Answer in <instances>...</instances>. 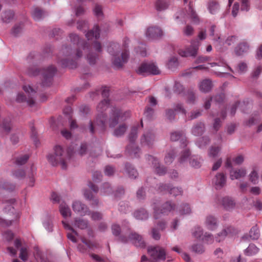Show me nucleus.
I'll use <instances>...</instances> for the list:
<instances>
[{"label": "nucleus", "instance_id": "nucleus-1", "mask_svg": "<svg viewBox=\"0 0 262 262\" xmlns=\"http://www.w3.org/2000/svg\"><path fill=\"white\" fill-rule=\"evenodd\" d=\"M110 89L107 86L102 88L101 94L104 99L102 100L97 107L98 115L96 120L90 123V132L92 134L95 132V128H98L102 131L106 128V116L104 112L110 106V100L108 99Z\"/></svg>", "mask_w": 262, "mask_h": 262}, {"label": "nucleus", "instance_id": "nucleus-2", "mask_svg": "<svg viewBox=\"0 0 262 262\" xmlns=\"http://www.w3.org/2000/svg\"><path fill=\"white\" fill-rule=\"evenodd\" d=\"M129 41V39L125 37L123 40L121 49L120 48L118 44L115 42L112 43L108 47V52L114 57L113 64L117 68H121L127 61L129 57L128 50Z\"/></svg>", "mask_w": 262, "mask_h": 262}, {"label": "nucleus", "instance_id": "nucleus-3", "mask_svg": "<svg viewBox=\"0 0 262 262\" xmlns=\"http://www.w3.org/2000/svg\"><path fill=\"white\" fill-rule=\"evenodd\" d=\"M89 43H84L79 37L75 34H71L70 38L72 42L74 43H77L79 47H81L84 50H89L92 47L95 48L97 52L101 51V46L100 42L97 41V39L100 36V29L97 25L94 26L93 30L89 31L86 34Z\"/></svg>", "mask_w": 262, "mask_h": 262}, {"label": "nucleus", "instance_id": "nucleus-4", "mask_svg": "<svg viewBox=\"0 0 262 262\" xmlns=\"http://www.w3.org/2000/svg\"><path fill=\"white\" fill-rule=\"evenodd\" d=\"M74 153V147H69L64 154L61 147L56 145L54 147V155L48 156V159L53 166L60 164L62 169H66L67 161L70 160Z\"/></svg>", "mask_w": 262, "mask_h": 262}, {"label": "nucleus", "instance_id": "nucleus-5", "mask_svg": "<svg viewBox=\"0 0 262 262\" xmlns=\"http://www.w3.org/2000/svg\"><path fill=\"white\" fill-rule=\"evenodd\" d=\"M56 72V69L55 67L51 66L47 69H43L42 70H39L36 68H34L33 69H29L28 70V74L30 76H37L40 74L43 78L42 85L43 86H49L52 83L53 77Z\"/></svg>", "mask_w": 262, "mask_h": 262}, {"label": "nucleus", "instance_id": "nucleus-6", "mask_svg": "<svg viewBox=\"0 0 262 262\" xmlns=\"http://www.w3.org/2000/svg\"><path fill=\"white\" fill-rule=\"evenodd\" d=\"M130 115L129 111H126L122 114L118 108L113 107L112 109V114L109 120L110 127H115L120 121H124Z\"/></svg>", "mask_w": 262, "mask_h": 262}, {"label": "nucleus", "instance_id": "nucleus-7", "mask_svg": "<svg viewBox=\"0 0 262 262\" xmlns=\"http://www.w3.org/2000/svg\"><path fill=\"white\" fill-rule=\"evenodd\" d=\"M23 90L28 95V98L24 95L23 94L19 93L16 98V101L18 102H22L26 101L30 107H33L35 105L33 97L36 94V91L34 90L30 86L25 85L23 86Z\"/></svg>", "mask_w": 262, "mask_h": 262}, {"label": "nucleus", "instance_id": "nucleus-8", "mask_svg": "<svg viewBox=\"0 0 262 262\" xmlns=\"http://www.w3.org/2000/svg\"><path fill=\"white\" fill-rule=\"evenodd\" d=\"M147 253L150 257L152 261L159 260H164L166 253L164 249L159 246L149 247L147 249Z\"/></svg>", "mask_w": 262, "mask_h": 262}, {"label": "nucleus", "instance_id": "nucleus-9", "mask_svg": "<svg viewBox=\"0 0 262 262\" xmlns=\"http://www.w3.org/2000/svg\"><path fill=\"white\" fill-rule=\"evenodd\" d=\"M136 72L138 74L142 75H157L160 73V70L154 63H143Z\"/></svg>", "mask_w": 262, "mask_h": 262}, {"label": "nucleus", "instance_id": "nucleus-10", "mask_svg": "<svg viewBox=\"0 0 262 262\" xmlns=\"http://www.w3.org/2000/svg\"><path fill=\"white\" fill-rule=\"evenodd\" d=\"M120 240L123 243H126L128 241H130L137 247H140L141 248H144L145 247V244L142 237L135 232L130 233L128 238L125 237H120Z\"/></svg>", "mask_w": 262, "mask_h": 262}, {"label": "nucleus", "instance_id": "nucleus-11", "mask_svg": "<svg viewBox=\"0 0 262 262\" xmlns=\"http://www.w3.org/2000/svg\"><path fill=\"white\" fill-rule=\"evenodd\" d=\"M193 236L198 239L202 241L204 243L210 244L213 243L214 238L212 235L206 233L203 235V230L200 227H196L192 231Z\"/></svg>", "mask_w": 262, "mask_h": 262}, {"label": "nucleus", "instance_id": "nucleus-12", "mask_svg": "<svg viewBox=\"0 0 262 262\" xmlns=\"http://www.w3.org/2000/svg\"><path fill=\"white\" fill-rule=\"evenodd\" d=\"M200 43L198 40H192L190 48L186 50H180L179 54L182 57L194 56L196 55Z\"/></svg>", "mask_w": 262, "mask_h": 262}, {"label": "nucleus", "instance_id": "nucleus-13", "mask_svg": "<svg viewBox=\"0 0 262 262\" xmlns=\"http://www.w3.org/2000/svg\"><path fill=\"white\" fill-rule=\"evenodd\" d=\"M82 244H79L78 249L82 253H85L88 250H95L99 248V245L96 242H91L87 240L85 237L81 238Z\"/></svg>", "mask_w": 262, "mask_h": 262}, {"label": "nucleus", "instance_id": "nucleus-14", "mask_svg": "<svg viewBox=\"0 0 262 262\" xmlns=\"http://www.w3.org/2000/svg\"><path fill=\"white\" fill-rule=\"evenodd\" d=\"M174 209V206L168 202L164 204L162 208H159L155 206L154 207V217L157 220L160 216L161 214H166Z\"/></svg>", "mask_w": 262, "mask_h": 262}, {"label": "nucleus", "instance_id": "nucleus-15", "mask_svg": "<svg viewBox=\"0 0 262 262\" xmlns=\"http://www.w3.org/2000/svg\"><path fill=\"white\" fill-rule=\"evenodd\" d=\"M145 35L148 39H156L163 35V32L159 27H150L147 29Z\"/></svg>", "mask_w": 262, "mask_h": 262}, {"label": "nucleus", "instance_id": "nucleus-16", "mask_svg": "<svg viewBox=\"0 0 262 262\" xmlns=\"http://www.w3.org/2000/svg\"><path fill=\"white\" fill-rule=\"evenodd\" d=\"M237 233V231L235 229L232 227H229L218 234L215 241L217 242H220L223 240L226 236H232L233 235L236 234Z\"/></svg>", "mask_w": 262, "mask_h": 262}, {"label": "nucleus", "instance_id": "nucleus-17", "mask_svg": "<svg viewBox=\"0 0 262 262\" xmlns=\"http://www.w3.org/2000/svg\"><path fill=\"white\" fill-rule=\"evenodd\" d=\"M226 179L223 173L217 174L213 180V183L216 189H220L225 186Z\"/></svg>", "mask_w": 262, "mask_h": 262}, {"label": "nucleus", "instance_id": "nucleus-18", "mask_svg": "<svg viewBox=\"0 0 262 262\" xmlns=\"http://www.w3.org/2000/svg\"><path fill=\"white\" fill-rule=\"evenodd\" d=\"M73 209L75 212L81 215H85L88 212L87 207L79 201H76L73 204Z\"/></svg>", "mask_w": 262, "mask_h": 262}, {"label": "nucleus", "instance_id": "nucleus-19", "mask_svg": "<svg viewBox=\"0 0 262 262\" xmlns=\"http://www.w3.org/2000/svg\"><path fill=\"white\" fill-rule=\"evenodd\" d=\"M159 189L161 192H164L167 191L170 194H172L173 196L181 195L182 193V190H181V188H179L177 187H173L170 188V186L169 185H161L160 186Z\"/></svg>", "mask_w": 262, "mask_h": 262}, {"label": "nucleus", "instance_id": "nucleus-20", "mask_svg": "<svg viewBox=\"0 0 262 262\" xmlns=\"http://www.w3.org/2000/svg\"><path fill=\"white\" fill-rule=\"evenodd\" d=\"M170 139L172 141H176L179 140H181V144L183 147H185L187 144V141L182 132H174L171 134Z\"/></svg>", "mask_w": 262, "mask_h": 262}, {"label": "nucleus", "instance_id": "nucleus-21", "mask_svg": "<svg viewBox=\"0 0 262 262\" xmlns=\"http://www.w3.org/2000/svg\"><path fill=\"white\" fill-rule=\"evenodd\" d=\"M62 223L64 229L70 231V232L67 233V237L68 239L73 242H76V236L78 235L77 232L74 230L73 228L65 221H62Z\"/></svg>", "mask_w": 262, "mask_h": 262}, {"label": "nucleus", "instance_id": "nucleus-22", "mask_svg": "<svg viewBox=\"0 0 262 262\" xmlns=\"http://www.w3.org/2000/svg\"><path fill=\"white\" fill-rule=\"evenodd\" d=\"M148 160L151 161L154 167L155 168V172L159 175H162L166 172L165 168L164 167H161L159 166V162L157 159L151 156H148Z\"/></svg>", "mask_w": 262, "mask_h": 262}, {"label": "nucleus", "instance_id": "nucleus-23", "mask_svg": "<svg viewBox=\"0 0 262 262\" xmlns=\"http://www.w3.org/2000/svg\"><path fill=\"white\" fill-rule=\"evenodd\" d=\"M187 17L190 19L191 21L194 24H198L200 22V19L196 13L194 11L191 2L189 4V10L187 12Z\"/></svg>", "mask_w": 262, "mask_h": 262}, {"label": "nucleus", "instance_id": "nucleus-24", "mask_svg": "<svg viewBox=\"0 0 262 262\" xmlns=\"http://www.w3.org/2000/svg\"><path fill=\"white\" fill-rule=\"evenodd\" d=\"M246 173V170L243 168L232 169L230 171V177L231 180L238 179L244 177Z\"/></svg>", "mask_w": 262, "mask_h": 262}, {"label": "nucleus", "instance_id": "nucleus-25", "mask_svg": "<svg viewBox=\"0 0 262 262\" xmlns=\"http://www.w3.org/2000/svg\"><path fill=\"white\" fill-rule=\"evenodd\" d=\"M205 225L209 230L215 229L217 226L216 219L211 215L208 216L206 219Z\"/></svg>", "mask_w": 262, "mask_h": 262}, {"label": "nucleus", "instance_id": "nucleus-26", "mask_svg": "<svg viewBox=\"0 0 262 262\" xmlns=\"http://www.w3.org/2000/svg\"><path fill=\"white\" fill-rule=\"evenodd\" d=\"M155 136L151 133H146L144 134L141 138L142 144H147L150 145L154 141Z\"/></svg>", "mask_w": 262, "mask_h": 262}, {"label": "nucleus", "instance_id": "nucleus-27", "mask_svg": "<svg viewBox=\"0 0 262 262\" xmlns=\"http://www.w3.org/2000/svg\"><path fill=\"white\" fill-rule=\"evenodd\" d=\"M175 112H181L183 114H185V110L182 107L181 104H178L175 108L174 111L172 110H169L167 111L166 115L168 119L170 120H172L173 118V116L174 115Z\"/></svg>", "mask_w": 262, "mask_h": 262}, {"label": "nucleus", "instance_id": "nucleus-28", "mask_svg": "<svg viewBox=\"0 0 262 262\" xmlns=\"http://www.w3.org/2000/svg\"><path fill=\"white\" fill-rule=\"evenodd\" d=\"M212 86L211 81L209 79L203 80L200 84L199 87L201 91L207 92L209 91Z\"/></svg>", "mask_w": 262, "mask_h": 262}, {"label": "nucleus", "instance_id": "nucleus-29", "mask_svg": "<svg viewBox=\"0 0 262 262\" xmlns=\"http://www.w3.org/2000/svg\"><path fill=\"white\" fill-rule=\"evenodd\" d=\"M219 4L215 0H211L208 4V9L211 14H215L219 10Z\"/></svg>", "mask_w": 262, "mask_h": 262}, {"label": "nucleus", "instance_id": "nucleus-30", "mask_svg": "<svg viewBox=\"0 0 262 262\" xmlns=\"http://www.w3.org/2000/svg\"><path fill=\"white\" fill-rule=\"evenodd\" d=\"M222 204L226 210H230L235 206L233 201L229 197L224 198L222 201Z\"/></svg>", "mask_w": 262, "mask_h": 262}, {"label": "nucleus", "instance_id": "nucleus-31", "mask_svg": "<svg viewBox=\"0 0 262 262\" xmlns=\"http://www.w3.org/2000/svg\"><path fill=\"white\" fill-rule=\"evenodd\" d=\"M249 49V46L246 42H243L240 43L235 50V52L236 55H241L244 53L248 51Z\"/></svg>", "mask_w": 262, "mask_h": 262}, {"label": "nucleus", "instance_id": "nucleus-32", "mask_svg": "<svg viewBox=\"0 0 262 262\" xmlns=\"http://www.w3.org/2000/svg\"><path fill=\"white\" fill-rule=\"evenodd\" d=\"M59 211L63 217H67L71 215L70 209L66 204L61 203L60 205Z\"/></svg>", "mask_w": 262, "mask_h": 262}, {"label": "nucleus", "instance_id": "nucleus-33", "mask_svg": "<svg viewBox=\"0 0 262 262\" xmlns=\"http://www.w3.org/2000/svg\"><path fill=\"white\" fill-rule=\"evenodd\" d=\"M134 215L138 220H145L148 217V213L146 210L143 209L136 211Z\"/></svg>", "mask_w": 262, "mask_h": 262}, {"label": "nucleus", "instance_id": "nucleus-34", "mask_svg": "<svg viewBox=\"0 0 262 262\" xmlns=\"http://www.w3.org/2000/svg\"><path fill=\"white\" fill-rule=\"evenodd\" d=\"M125 169L126 172L128 173V176L132 179L136 178L138 173L137 171L132 166L129 164H127L125 165Z\"/></svg>", "mask_w": 262, "mask_h": 262}, {"label": "nucleus", "instance_id": "nucleus-35", "mask_svg": "<svg viewBox=\"0 0 262 262\" xmlns=\"http://www.w3.org/2000/svg\"><path fill=\"white\" fill-rule=\"evenodd\" d=\"M259 251L258 248L254 244H250L245 250V254L248 256H251L256 254Z\"/></svg>", "mask_w": 262, "mask_h": 262}, {"label": "nucleus", "instance_id": "nucleus-36", "mask_svg": "<svg viewBox=\"0 0 262 262\" xmlns=\"http://www.w3.org/2000/svg\"><path fill=\"white\" fill-rule=\"evenodd\" d=\"M204 130V125L202 123L200 122L193 127L192 133L194 135L198 136L202 134Z\"/></svg>", "mask_w": 262, "mask_h": 262}, {"label": "nucleus", "instance_id": "nucleus-37", "mask_svg": "<svg viewBox=\"0 0 262 262\" xmlns=\"http://www.w3.org/2000/svg\"><path fill=\"white\" fill-rule=\"evenodd\" d=\"M60 62L61 65L63 67H68L70 69H74L77 66V62L75 61V60L69 61L63 59L61 60Z\"/></svg>", "mask_w": 262, "mask_h": 262}, {"label": "nucleus", "instance_id": "nucleus-38", "mask_svg": "<svg viewBox=\"0 0 262 262\" xmlns=\"http://www.w3.org/2000/svg\"><path fill=\"white\" fill-rule=\"evenodd\" d=\"M14 16V12L12 11H5L2 16V20L5 23H9Z\"/></svg>", "mask_w": 262, "mask_h": 262}, {"label": "nucleus", "instance_id": "nucleus-39", "mask_svg": "<svg viewBox=\"0 0 262 262\" xmlns=\"http://www.w3.org/2000/svg\"><path fill=\"white\" fill-rule=\"evenodd\" d=\"M249 236V238L252 240L257 239L258 238L259 236V231L257 226H254L251 229Z\"/></svg>", "mask_w": 262, "mask_h": 262}, {"label": "nucleus", "instance_id": "nucleus-40", "mask_svg": "<svg viewBox=\"0 0 262 262\" xmlns=\"http://www.w3.org/2000/svg\"><path fill=\"white\" fill-rule=\"evenodd\" d=\"M32 17L35 20H38L42 18L45 15V12L39 9L38 8H35L32 12Z\"/></svg>", "mask_w": 262, "mask_h": 262}, {"label": "nucleus", "instance_id": "nucleus-41", "mask_svg": "<svg viewBox=\"0 0 262 262\" xmlns=\"http://www.w3.org/2000/svg\"><path fill=\"white\" fill-rule=\"evenodd\" d=\"M168 6L167 3L164 0H158L156 3V8L158 11L166 9Z\"/></svg>", "mask_w": 262, "mask_h": 262}, {"label": "nucleus", "instance_id": "nucleus-42", "mask_svg": "<svg viewBox=\"0 0 262 262\" xmlns=\"http://www.w3.org/2000/svg\"><path fill=\"white\" fill-rule=\"evenodd\" d=\"M88 223L87 221L76 219L74 222V226L81 229H84L88 227Z\"/></svg>", "mask_w": 262, "mask_h": 262}, {"label": "nucleus", "instance_id": "nucleus-43", "mask_svg": "<svg viewBox=\"0 0 262 262\" xmlns=\"http://www.w3.org/2000/svg\"><path fill=\"white\" fill-rule=\"evenodd\" d=\"M126 128L127 127L125 124L119 125V126L114 130V135L117 137L122 136L125 132Z\"/></svg>", "mask_w": 262, "mask_h": 262}, {"label": "nucleus", "instance_id": "nucleus-44", "mask_svg": "<svg viewBox=\"0 0 262 262\" xmlns=\"http://www.w3.org/2000/svg\"><path fill=\"white\" fill-rule=\"evenodd\" d=\"M234 0H229L228 6L230 7ZM241 10L247 11L249 9V4L248 0H241Z\"/></svg>", "mask_w": 262, "mask_h": 262}, {"label": "nucleus", "instance_id": "nucleus-45", "mask_svg": "<svg viewBox=\"0 0 262 262\" xmlns=\"http://www.w3.org/2000/svg\"><path fill=\"white\" fill-rule=\"evenodd\" d=\"M190 165L195 168H199L201 166L200 159H198V157L193 156L190 158Z\"/></svg>", "mask_w": 262, "mask_h": 262}, {"label": "nucleus", "instance_id": "nucleus-46", "mask_svg": "<svg viewBox=\"0 0 262 262\" xmlns=\"http://www.w3.org/2000/svg\"><path fill=\"white\" fill-rule=\"evenodd\" d=\"M190 155V152L189 149L185 148L184 149L181 154L180 158H179V162L180 163H183L185 162Z\"/></svg>", "mask_w": 262, "mask_h": 262}, {"label": "nucleus", "instance_id": "nucleus-47", "mask_svg": "<svg viewBox=\"0 0 262 262\" xmlns=\"http://www.w3.org/2000/svg\"><path fill=\"white\" fill-rule=\"evenodd\" d=\"M178 64V59L176 57L171 58L167 63V66L169 69H173Z\"/></svg>", "mask_w": 262, "mask_h": 262}, {"label": "nucleus", "instance_id": "nucleus-48", "mask_svg": "<svg viewBox=\"0 0 262 262\" xmlns=\"http://www.w3.org/2000/svg\"><path fill=\"white\" fill-rule=\"evenodd\" d=\"M221 147L219 146H212L209 151V156L210 157H215L220 150Z\"/></svg>", "mask_w": 262, "mask_h": 262}, {"label": "nucleus", "instance_id": "nucleus-49", "mask_svg": "<svg viewBox=\"0 0 262 262\" xmlns=\"http://www.w3.org/2000/svg\"><path fill=\"white\" fill-rule=\"evenodd\" d=\"M34 255L35 257V258L38 261V262H45L44 261L43 258L42 256L41 253L40 251H39L38 247H35L34 248Z\"/></svg>", "mask_w": 262, "mask_h": 262}, {"label": "nucleus", "instance_id": "nucleus-50", "mask_svg": "<svg viewBox=\"0 0 262 262\" xmlns=\"http://www.w3.org/2000/svg\"><path fill=\"white\" fill-rule=\"evenodd\" d=\"M215 28V26L214 25L211 26L210 29V35L212 36H214L213 39L214 40L219 41L220 43H222V39L221 38L220 36H219L218 34H216L215 36H214V29Z\"/></svg>", "mask_w": 262, "mask_h": 262}, {"label": "nucleus", "instance_id": "nucleus-51", "mask_svg": "<svg viewBox=\"0 0 262 262\" xmlns=\"http://www.w3.org/2000/svg\"><path fill=\"white\" fill-rule=\"evenodd\" d=\"M179 212L181 214H187L190 213L191 209L188 204H184L181 206Z\"/></svg>", "mask_w": 262, "mask_h": 262}, {"label": "nucleus", "instance_id": "nucleus-52", "mask_svg": "<svg viewBox=\"0 0 262 262\" xmlns=\"http://www.w3.org/2000/svg\"><path fill=\"white\" fill-rule=\"evenodd\" d=\"M137 128L136 127H133L131 132L129 135V140L131 143H133L135 141L137 138Z\"/></svg>", "mask_w": 262, "mask_h": 262}, {"label": "nucleus", "instance_id": "nucleus-53", "mask_svg": "<svg viewBox=\"0 0 262 262\" xmlns=\"http://www.w3.org/2000/svg\"><path fill=\"white\" fill-rule=\"evenodd\" d=\"M29 159V156L27 155H24L22 157L18 158L16 161L15 163L18 165H21L26 163Z\"/></svg>", "mask_w": 262, "mask_h": 262}, {"label": "nucleus", "instance_id": "nucleus-54", "mask_svg": "<svg viewBox=\"0 0 262 262\" xmlns=\"http://www.w3.org/2000/svg\"><path fill=\"white\" fill-rule=\"evenodd\" d=\"M19 257L23 260H27L28 257V252L26 248L23 247L21 248Z\"/></svg>", "mask_w": 262, "mask_h": 262}, {"label": "nucleus", "instance_id": "nucleus-55", "mask_svg": "<svg viewBox=\"0 0 262 262\" xmlns=\"http://www.w3.org/2000/svg\"><path fill=\"white\" fill-rule=\"evenodd\" d=\"M183 33L187 36H191L193 34L194 32L193 28L187 25L184 29H183Z\"/></svg>", "mask_w": 262, "mask_h": 262}, {"label": "nucleus", "instance_id": "nucleus-56", "mask_svg": "<svg viewBox=\"0 0 262 262\" xmlns=\"http://www.w3.org/2000/svg\"><path fill=\"white\" fill-rule=\"evenodd\" d=\"M258 174L255 169H253L250 174V180L254 184H256L258 181Z\"/></svg>", "mask_w": 262, "mask_h": 262}, {"label": "nucleus", "instance_id": "nucleus-57", "mask_svg": "<svg viewBox=\"0 0 262 262\" xmlns=\"http://www.w3.org/2000/svg\"><path fill=\"white\" fill-rule=\"evenodd\" d=\"M208 142L209 140L207 137H203L199 139L197 141V144L199 147H203L206 145Z\"/></svg>", "mask_w": 262, "mask_h": 262}, {"label": "nucleus", "instance_id": "nucleus-58", "mask_svg": "<svg viewBox=\"0 0 262 262\" xmlns=\"http://www.w3.org/2000/svg\"><path fill=\"white\" fill-rule=\"evenodd\" d=\"M97 59V56L95 54L89 53L87 55V59L90 64H94Z\"/></svg>", "mask_w": 262, "mask_h": 262}, {"label": "nucleus", "instance_id": "nucleus-59", "mask_svg": "<svg viewBox=\"0 0 262 262\" xmlns=\"http://www.w3.org/2000/svg\"><path fill=\"white\" fill-rule=\"evenodd\" d=\"M194 93L192 91H189L187 93V101L189 103H193L195 100Z\"/></svg>", "mask_w": 262, "mask_h": 262}, {"label": "nucleus", "instance_id": "nucleus-60", "mask_svg": "<svg viewBox=\"0 0 262 262\" xmlns=\"http://www.w3.org/2000/svg\"><path fill=\"white\" fill-rule=\"evenodd\" d=\"M94 12L95 15L98 17L102 16L103 14L101 6L99 5H96L94 9Z\"/></svg>", "mask_w": 262, "mask_h": 262}, {"label": "nucleus", "instance_id": "nucleus-61", "mask_svg": "<svg viewBox=\"0 0 262 262\" xmlns=\"http://www.w3.org/2000/svg\"><path fill=\"white\" fill-rule=\"evenodd\" d=\"M154 114V110L150 107L148 106L146 108L144 112V115L148 119H150Z\"/></svg>", "mask_w": 262, "mask_h": 262}, {"label": "nucleus", "instance_id": "nucleus-62", "mask_svg": "<svg viewBox=\"0 0 262 262\" xmlns=\"http://www.w3.org/2000/svg\"><path fill=\"white\" fill-rule=\"evenodd\" d=\"M113 234L115 236H118L119 235L120 232V227L119 225L114 224L112 227Z\"/></svg>", "mask_w": 262, "mask_h": 262}, {"label": "nucleus", "instance_id": "nucleus-63", "mask_svg": "<svg viewBox=\"0 0 262 262\" xmlns=\"http://www.w3.org/2000/svg\"><path fill=\"white\" fill-rule=\"evenodd\" d=\"M192 251L198 253H202L204 251V247H203V246L201 245L193 246L192 247Z\"/></svg>", "mask_w": 262, "mask_h": 262}, {"label": "nucleus", "instance_id": "nucleus-64", "mask_svg": "<svg viewBox=\"0 0 262 262\" xmlns=\"http://www.w3.org/2000/svg\"><path fill=\"white\" fill-rule=\"evenodd\" d=\"M174 157V152L172 151L171 153H168L165 157V162L171 163Z\"/></svg>", "mask_w": 262, "mask_h": 262}]
</instances>
